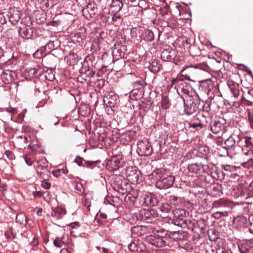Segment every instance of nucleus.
Returning a JSON list of instances; mask_svg holds the SVG:
<instances>
[{"instance_id":"6e6d98bb","label":"nucleus","mask_w":253,"mask_h":253,"mask_svg":"<svg viewBox=\"0 0 253 253\" xmlns=\"http://www.w3.org/2000/svg\"><path fill=\"white\" fill-rule=\"evenodd\" d=\"M170 201H171V202H172V201H176V200H177V197H175V196H171L170 197Z\"/></svg>"},{"instance_id":"a19ab883","label":"nucleus","mask_w":253,"mask_h":253,"mask_svg":"<svg viewBox=\"0 0 253 253\" xmlns=\"http://www.w3.org/2000/svg\"><path fill=\"white\" fill-rule=\"evenodd\" d=\"M41 186L46 189H49L51 186V184L46 181H42L41 184Z\"/></svg>"},{"instance_id":"423d86ee","label":"nucleus","mask_w":253,"mask_h":253,"mask_svg":"<svg viewBox=\"0 0 253 253\" xmlns=\"http://www.w3.org/2000/svg\"><path fill=\"white\" fill-rule=\"evenodd\" d=\"M127 51L126 46L122 44L119 42H116L114 45L112 51V55L115 56L116 59L123 58Z\"/></svg>"},{"instance_id":"5fc2aeb1","label":"nucleus","mask_w":253,"mask_h":253,"mask_svg":"<svg viewBox=\"0 0 253 253\" xmlns=\"http://www.w3.org/2000/svg\"><path fill=\"white\" fill-rule=\"evenodd\" d=\"M42 211V209L40 208V209H38V211H37V215H41Z\"/></svg>"},{"instance_id":"4be33fe9","label":"nucleus","mask_w":253,"mask_h":253,"mask_svg":"<svg viewBox=\"0 0 253 253\" xmlns=\"http://www.w3.org/2000/svg\"><path fill=\"white\" fill-rule=\"evenodd\" d=\"M20 19L19 15V12L18 10H14L13 13H11L9 16V21L12 24H16Z\"/></svg>"},{"instance_id":"37998d69","label":"nucleus","mask_w":253,"mask_h":253,"mask_svg":"<svg viewBox=\"0 0 253 253\" xmlns=\"http://www.w3.org/2000/svg\"><path fill=\"white\" fill-rule=\"evenodd\" d=\"M48 195V192H44L43 193H42L41 191H37L35 193V196H43V197L44 198H45V197H44V195Z\"/></svg>"},{"instance_id":"052dcab7","label":"nucleus","mask_w":253,"mask_h":253,"mask_svg":"<svg viewBox=\"0 0 253 253\" xmlns=\"http://www.w3.org/2000/svg\"><path fill=\"white\" fill-rule=\"evenodd\" d=\"M60 239L61 240V241H62V245H63V244H65V243H66V242H65V240H64V239H65V237H64V236H62V237L61 238H60Z\"/></svg>"},{"instance_id":"0e129e2a","label":"nucleus","mask_w":253,"mask_h":253,"mask_svg":"<svg viewBox=\"0 0 253 253\" xmlns=\"http://www.w3.org/2000/svg\"><path fill=\"white\" fill-rule=\"evenodd\" d=\"M26 112H27L26 109H24V110H23V112L24 113H25Z\"/></svg>"},{"instance_id":"f3484780","label":"nucleus","mask_w":253,"mask_h":253,"mask_svg":"<svg viewBox=\"0 0 253 253\" xmlns=\"http://www.w3.org/2000/svg\"><path fill=\"white\" fill-rule=\"evenodd\" d=\"M224 144L226 148H228V149L232 151H235L236 149L238 148L235 146V141L234 139L231 136L229 137L225 141Z\"/></svg>"},{"instance_id":"58836bf2","label":"nucleus","mask_w":253,"mask_h":253,"mask_svg":"<svg viewBox=\"0 0 253 253\" xmlns=\"http://www.w3.org/2000/svg\"><path fill=\"white\" fill-rule=\"evenodd\" d=\"M168 52L167 51H163L161 54V57L162 59L164 61L166 62H170V60H169L168 55H167Z\"/></svg>"},{"instance_id":"864d4df0","label":"nucleus","mask_w":253,"mask_h":253,"mask_svg":"<svg viewBox=\"0 0 253 253\" xmlns=\"http://www.w3.org/2000/svg\"><path fill=\"white\" fill-rule=\"evenodd\" d=\"M118 18H120V16H117L116 15H114L112 17V20L113 21H116Z\"/></svg>"},{"instance_id":"7c9ffc66","label":"nucleus","mask_w":253,"mask_h":253,"mask_svg":"<svg viewBox=\"0 0 253 253\" xmlns=\"http://www.w3.org/2000/svg\"><path fill=\"white\" fill-rule=\"evenodd\" d=\"M239 66V68L243 70V71H245L247 72V74L251 76H253V73L252 71L248 68V67L247 66L244 65V64H238Z\"/></svg>"},{"instance_id":"c85d7f7f","label":"nucleus","mask_w":253,"mask_h":253,"mask_svg":"<svg viewBox=\"0 0 253 253\" xmlns=\"http://www.w3.org/2000/svg\"><path fill=\"white\" fill-rule=\"evenodd\" d=\"M188 68H197L202 70H204L205 71H207L208 69V67L207 66V64H197L195 66H189L187 67Z\"/></svg>"},{"instance_id":"e433bc0d","label":"nucleus","mask_w":253,"mask_h":253,"mask_svg":"<svg viewBox=\"0 0 253 253\" xmlns=\"http://www.w3.org/2000/svg\"><path fill=\"white\" fill-rule=\"evenodd\" d=\"M196 111L195 107H194L193 108L191 107L189 109H188V107L186 106L185 107L184 112L187 115H190L192 114L193 113L195 112Z\"/></svg>"},{"instance_id":"603ef678","label":"nucleus","mask_w":253,"mask_h":253,"mask_svg":"<svg viewBox=\"0 0 253 253\" xmlns=\"http://www.w3.org/2000/svg\"><path fill=\"white\" fill-rule=\"evenodd\" d=\"M77 225V224L76 222L71 223L68 225V226L71 227L72 228H74L75 227V226Z\"/></svg>"},{"instance_id":"4468645a","label":"nucleus","mask_w":253,"mask_h":253,"mask_svg":"<svg viewBox=\"0 0 253 253\" xmlns=\"http://www.w3.org/2000/svg\"><path fill=\"white\" fill-rule=\"evenodd\" d=\"M150 242L151 244L159 247H163L165 245V242L163 238L159 236H151Z\"/></svg>"},{"instance_id":"4c0bfd02","label":"nucleus","mask_w":253,"mask_h":253,"mask_svg":"<svg viewBox=\"0 0 253 253\" xmlns=\"http://www.w3.org/2000/svg\"><path fill=\"white\" fill-rule=\"evenodd\" d=\"M184 212H185V211L184 210L176 209L175 210L173 211V214L175 218H178L179 217L178 213L180 212V213L181 214H182V213Z\"/></svg>"},{"instance_id":"13d9d810","label":"nucleus","mask_w":253,"mask_h":253,"mask_svg":"<svg viewBox=\"0 0 253 253\" xmlns=\"http://www.w3.org/2000/svg\"><path fill=\"white\" fill-rule=\"evenodd\" d=\"M102 253H109L108 249L103 248H102Z\"/></svg>"},{"instance_id":"cd10ccee","label":"nucleus","mask_w":253,"mask_h":253,"mask_svg":"<svg viewBox=\"0 0 253 253\" xmlns=\"http://www.w3.org/2000/svg\"><path fill=\"white\" fill-rule=\"evenodd\" d=\"M162 64H150L149 68L153 73H157L160 70Z\"/></svg>"},{"instance_id":"ddd939ff","label":"nucleus","mask_w":253,"mask_h":253,"mask_svg":"<svg viewBox=\"0 0 253 253\" xmlns=\"http://www.w3.org/2000/svg\"><path fill=\"white\" fill-rule=\"evenodd\" d=\"M128 249L132 252H141L145 249V247L142 243L138 244L137 242H133L128 245Z\"/></svg>"},{"instance_id":"774afa93","label":"nucleus","mask_w":253,"mask_h":253,"mask_svg":"<svg viewBox=\"0 0 253 253\" xmlns=\"http://www.w3.org/2000/svg\"><path fill=\"white\" fill-rule=\"evenodd\" d=\"M36 168H37V170H39V169L38 168V165H37V166H36Z\"/></svg>"},{"instance_id":"20e7f679","label":"nucleus","mask_w":253,"mask_h":253,"mask_svg":"<svg viewBox=\"0 0 253 253\" xmlns=\"http://www.w3.org/2000/svg\"><path fill=\"white\" fill-rule=\"evenodd\" d=\"M238 145L241 147L242 151H253V139L251 137H243L238 142Z\"/></svg>"},{"instance_id":"a18cd8bd","label":"nucleus","mask_w":253,"mask_h":253,"mask_svg":"<svg viewBox=\"0 0 253 253\" xmlns=\"http://www.w3.org/2000/svg\"><path fill=\"white\" fill-rule=\"evenodd\" d=\"M163 212H169L171 211V209L169 205H166L161 208Z\"/></svg>"},{"instance_id":"dca6fc26","label":"nucleus","mask_w":253,"mask_h":253,"mask_svg":"<svg viewBox=\"0 0 253 253\" xmlns=\"http://www.w3.org/2000/svg\"><path fill=\"white\" fill-rule=\"evenodd\" d=\"M123 6V3L120 0H113L111 4V9L113 12H119Z\"/></svg>"},{"instance_id":"680f3d73","label":"nucleus","mask_w":253,"mask_h":253,"mask_svg":"<svg viewBox=\"0 0 253 253\" xmlns=\"http://www.w3.org/2000/svg\"><path fill=\"white\" fill-rule=\"evenodd\" d=\"M40 52H39V51H37L33 55L34 57H37L38 55H39V54L40 53Z\"/></svg>"},{"instance_id":"39448f33","label":"nucleus","mask_w":253,"mask_h":253,"mask_svg":"<svg viewBox=\"0 0 253 253\" xmlns=\"http://www.w3.org/2000/svg\"><path fill=\"white\" fill-rule=\"evenodd\" d=\"M126 177L131 183L137 182L139 179L140 171L137 168L133 167H128L126 169Z\"/></svg>"},{"instance_id":"9d476101","label":"nucleus","mask_w":253,"mask_h":253,"mask_svg":"<svg viewBox=\"0 0 253 253\" xmlns=\"http://www.w3.org/2000/svg\"><path fill=\"white\" fill-rule=\"evenodd\" d=\"M66 213L65 209L58 207L53 210L51 213V216L54 220L61 219Z\"/></svg>"},{"instance_id":"2f4dec72","label":"nucleus","mask_w":253,"mask_h":253,"mask_svg":"<svg viewBox=\"0 0 253 253\" xmlns=\"http://www.w3.org/2000/svg\"><path fill=\"white\" fill-rule=\"evenodd\" d=\"M227 215L226 212L217 211L213 213L212 216L215 218H219L222 216Z\"/></svg>"},{"instance_id":"c756f323","label":"nucleus","mask_w":253,"mask_h":253,"mask_svg":"<svg viewBox=\"0 0 253 253\" xmlns=\"http://www.w3.org/2000/svg\"><path fill=\"white\" fill-rule=\"evenodd\" d=\"M15 141L16 143L26 144L28 141L27 137L25 136H19L16 137Z\"/></svg>"},{"instance_id":"aec40b11","label":"nucleus","mask_w":253,"mask_h":253,"mask_svg":"<svg viewBox=\"0 0 253 253\" xmlns=\"http://www.w3.org/2000/svg\"><path fill=\"white\" fill-rule=\"evenodd\" d=\"M227 84L234 96L235 97H237L239 95V90L237 87V85L235 84L232 81H228Z\"/></svg>"},{"instance_id":"09e8293b","label":"nucleus","mask_w":253,"mask_h":253,"mask_svg":"<svg viewBox=\"0 0 253 253\" xmlns=\"http://www.w3.org/2000/svg\"><path fill=\"white\" fill-rule=\"evenodd\" d=\"M5 110L7 112L11 113V114H14L16 113V110L14 108H12V107L6 108L5 109Z\"/></svg>"},{"instance_id":"a878e982","label":"nucleus","mask_w":253,"mask_h":253,"mask_svg":"<svg viewBox=\"0 0 253 253\" xmlns=\"http://www.w3.org/2000/svg\"><path fill=\"white\" fill-rule=\"evenodd\" d=\"M16 220L17 222H18L21 224H24L27 222V218L23 213L21 212L17 215Z\"/></svg>"},{"instance_id":"f257e3e1","label":"nucleus","mask_w":253,"mask_h":253,"mask_svg":"<svg viewBox=\"0 0 253 253\" xmlns=\"http://www.w3.org/2000/svg\"><path fill=\"white\" fill-rule=\"evenodd\" d=\"M161 170H158L157 171L152 173L153 176H156L157 180L156 183V186L160 189H167L170 187L174 183V177L172 175H167L161 176Z\"/></svg>"},{"instance_id":"79ce46f5","label":"nucleus","mask_w":253,"mask_h":253,"mask_svg":"<svg viewBox=\"0 0 253 253\" xmlns=\"http://www.w3.org/2000/svg\"><path fill=\"white\" fill-rule=\"evenodd\" d=\"M82 202L85 206L87 207L90 206V201L86 198L85 195L82 198Z\"/></svg>"},{"instance_id":"2eb2a0df","label":"nucleus","mask_w":253,"mask_h":253,"mask_svg":"<svg viewBox=\"0 0 253 253\" xmlns=\"http://www.w3.org/2000/svg\"><path fill=\"white\" fill-rule=\"evenodd\" d=\"M120 157H114L108 162L107 165L112 166V170L117 169L122 166V163L120 160Z\"/></svg>"},{"instance_id":"c03bdc74","label":"nucleus","mask_w":253,"mask_h":253,"mask_svg":"<svg viewBox=\"0 0 253 253\" xmlns=\"http://www.w3.org/2000/svg\"><path fill=\"white\" fill-rule=\"evenodd\" d=\"M6 189L7 185L5 183L1 182V179H0V191H5Z\"/></svg>"},{"instance_id":"49530a36","label":"nucleus","mask_w":253,"mask_h":253,"mask_svg":"<svg viewBox=\"0 0 253 253\" xmlns=\"http://www.w3.org/2000/svg\"><path fill=\"white\" fill-rule=\"evenodd\" d=\"M38 244H39V241H38V239L36 238H34L33 239V241L31 242V245L33 247H37Z\"/></svg>"},{"instance_id":"69168bd1","label":"nucleus","mask_w":253,"mask_h":253,"mask_svg":"<svg viewBox=\"0 0 253 253\" xmlns=\"http://www.w3.org/2000/svg\"><path fill=\"white\" fill-rule=\"evenodd\" d=\"M192 48H191L190 49V54H192Z\"/></svg>"},{"instance_id":"3c124183","label":"nucleus","mask_w":253,"mask_h":253,"mask_svg":"<svg viewBox=\"0 0 253 253\" xmlns=\"http://www.w3.org/2000/svg\"><path fill=\"white\" fill-rule=\"evenodd\" d=\"M75 162L78 165H81L82 163V159L81 157L78 156L77 157L76 160H75Z\"/></svg>"},{"instance_id":"0eeeda50","label":"nucleus","mask_w":253,"mask_h":253,"mask_svg":"<svg viewBox=\"0 0 253 253\" xmlns=\"http://www.w3.org/2000/svg\"><path fill=\"white\" fill-rule=\"evenodd\" d=\"M82 11L83 14L85 16L86 18H87L88 14L90 17H91L92 15L96 14L97 12V8L95 3H89L86 5V7L83 9Z\"/></svg>"},{"instance_id":"de8ad7c7","label":"nucleus","mask_w":253,"mask_h":253,"mask_svg":"<svg viewBox=\"0 0 253 253\" xmlns=\"http://www.w3.org/2000/svg\"><path fill=\"white\" fill-rule=\"evenodd\" d=\"M88 64H82V68L80 69L82 73L86 72L88 70Z\"/></svg>"},{"instance_id":"bb28decb","label":"nucleus","mask_w":253,"mask_h":253,"mask_svg":"<svg viewBox=\"0 0 253 253\" xmlns=\"http://www.w3.org/2000/svg\"><path fill=\"white\" fill-rule=\"evenodd\" d=\"M115 180L116 184L120 187H121L122 188H124V186H125L126 182L125 180L124 181H123V179H124L123 177L121 175H116L115 176Z\"/></svg>"},{"instance_id":"473e14b6","label":"nucleus","mask_w":253,"mask_h":253,"mask_svg":"<svg viewBox=\"0 0 253 253\" xmlns=\"http://www.w3.org/2000/svg\"><path fill=\"white\" fill-rule=\"evenodd\" d=\"M5 236L7 238H14L16 236V235L14 234V233L12 231V229H10L9 230L5 231Z\"/></svg>"},{"instance_id":"393cba45","label":"nucleus","mask_w":253,"mask_h":253,"mask_svg":"<svg viewBox=\"0 0 253 253\" xmlns=\"http://www.w3.org/2000/svg\"><path fill=\"white\" fill-rule=\"evenodd\" d=\"M77 58V54L74 53H70L66 56L67 62H70V63H75L78 62V60Z\"/></svg>"},{"instance_id":"6ab92c4d","label":"nucleus","mask_w":253,"mask_h":253,"mask_svg":"<svg viewBox=\"0 0 253 253\" xmlns=\"http://www.w3.org/2000/svg\"><path fill=\"white\" fill-rule=\"evenodd\" d=\"M152 216V212L151 211L143 209L140 211L139 217L141 220H147L151 218Z\"/></svg>"},{"instance_id":"c9c22d12","label":"nucleus","mask_w":253,"mask_h":253,"mask_svg":"<svg viewBox=\"0 0 253 253\" xmlns=\"http://www.w3.org/2000/svg\"><path fill=\"white\" fill-rule=\"evenodd\" d=\"M85 62H93L95 61V58L93 54L88 55L84 59Z\"/></svg>"},{"instance_id":"7ed1b4c3","label":"nucleus","mask_w":253,"mask_h":253,"mask_svg":"<svg viewBox=\"0 0 253 253\" xmlns=\"http://www.w3.org/2000/svg\"><path fill=\"white\" fill-rule=\"evenodd\" d=\"M137 147V153L139 155L149 156L152 153V148L147 139L139 141Z\"/></svg>"},{"instance_id":"338daca9","label":"nucleus","mask_w":253,"mask_h":253,"mask_svg":"<svg viewBox=\"0 0 253 253\" xmlns=\"http://www.w3.org/2000/svg\"><path fill=\"white\" fill-rule=\"evenodd\" d=\"M215 61H216L217 62H218V63L220 62V61H219V60H215Z\"/></svg>"},{"instance_id":"ea45409f","label":"nucleus","mask_w":253,"mask_h":253,"mask_svg":"<svg viewBox=\"0 0 253 253\" xmlns=\"http://www.w3.org/2000/svg\"><path fill=\"white\" fill-rule=\"evenodd\" d=\"M204 126V125L202 123H192L190 124V127H193V128H196V127H199L200 128H203Z\"/></svg>"},{"instance_id":"f03ea898","label":"nucleus","mask_w":253,"mask_h":253,"mask_svg":"<svg viewBox=\"0 0 253 253\" xmlns=\"http://www.w3.org/2000/svg\"><path fill=\"white\" fill-rule=\"evenodd\" d=\"M240 161L242 165L246 168L253 166V151H242L240 156Z\"/></svg>"},{"instance_id":"6e6552de","label":"nucleus","mask_w":253,"mask_h":253,"mask_svg":"<svg viewBox=\"0 0 253 253\" xmlns=\"http://www.w3.org/2000/svg\"><path fill=\"white\" fill-rule=\"evenodd\" d=\"M241 253H253V242L250 240H246L239 246Z\"/></svg>"},{"instance_id":"4d7b16f0","label":"nucleus","mask_w":253,"mask_h":253,"mask_svg":"<svg viewBox=\"0 0 253 253\" xmlns=\"http://www.w3.org/2000/svg\"><path fill=\"white\" fill-rule=\"evenodd\" d=\"M216 253H227V252L224 251L221 249H218L216 251Z\"/></svg>"},{"instance_id":"e2e57ef3","label":"nucleus","mask_w":253,"mask_h":253,"mask_svg":"<svg viewBox=\"0 0 253 253\" xmlns=\"http://www.w3.org/2000/svg\"><path fill=\"white\" fill-rule=\"evenodd\" d=\"M209 81H211V80L210 79L205 80L201 81L200 82L203 83L209 82Z\"/></svg>"},{"instance_id":"8fccbe9b","label":"nucleus","mask_w":253,"mask_h":253,"mask_svg":"<svg viewBox=\"0 0 253 253\" xmlns=\"http://www.w3.org/2000/svg\"><path fill=\"white\" fill-rule=\"evenodd\" d=\"M0 23L1 24H4L6 23V20L2 14H0Z\"/></svg>"},{"instance_id":"5701e85b","label":"nucleus","mask_w":253,"mask_h":253,"mask_svg":"<svg viewBox=\"0 0 253 253\" xmlns=\"http://www.w3.org/2000/svg\"><path fill=\"white\" fill-rule=\"evenodd\" d=\"M142 37L144 40L151 42L154 40V35L152 31L145 30L142 34Z\"/></svg>"},{"instance_id":"412c9836","label":"nucleus","mask_w":253,"mask_h":253,"mask_svg":"<svg viewBox=\"0 0 253 253\" xmlns=\"http://www.w3.org/2000/svg\"><path fill=\"white\" fill-rule=\"evenodd\" d=\"M24 159L27 165L31 166L36 160L35 155L33 153H29L24 156Z\"/></svg>"},{"instance_id":"72a5a7b5","label":"nucleus","mask_w":253,"mask_h":253,"mask_svg":"<svg viewBox=\"0 0 253 253\" xmlns=\"http://www.w3.org/2000/svg\"><path fill=\"white\" fill-rule=\"evenodd\" d=\"M249 220L250 222L249 230L251 233L253 234V215L249 216Z\"/></svg>"},{"instance_id":"f704fd0d","label":"nucleus","mask_w":253,"mask_h":253,"mask_svg":"<svg viewBox=\"0 0 253 253\" xmlns=\"http://www.w3.org/2000/svg\"><path fill=\"white\" fill-rule=\"evenodd\" d=\"M54 245L58 248H61L63 246L62 242L60 238H56L53 242Z\"/></svg>"},{"instance_id":"1a4fd4ad","label":"nucleus","mask_w":253,"mask_h":253,"mask_svg":"<svg viewBox=\"0 0 253 253\" xmlns=\"http://www.w3.org/2000/svg\"><path fill=\"white\" fill-rule=\"evenodd\" d=\"M19 35L25 39H29L31 38L33 35V31L31 28H28L24 25L20 27L18 30Z\"/></svg>"},{"instance_id":"bf43d9fd","label":"nucleus","mask_w":253,"mask_h":253,"mask_svg":"<svg viewBox=\"0 0 253 253\" xmlns=\"http://www.w3.org/2000/svg\"><path fill=\"white\" fill-rule=\"evenodd\" d=\"M12 154V153L9 151H7L6 152V155H7V156L8 157H10V155Z\"/></svg>"},{"instance_id":"a211bd4d","label":"nucleus","mask_w":253,"mask_h":253,"mask_svg":"<svg viewBox=\"0 0 253 253\" xmlns=\"http://www.w3.org/2000/svg\"><path fill=\"white\" fill-rule=\"evenodd\" d=\"M203 169V166L197 163L192 164L188 166V169L190 172L197 173Z\"/></svg>"},{"instance_id":"f8f14e48","label":"nucleus","mask_w":253,"mask_h":253,"mask_svg":"<svg viewBox=\"0 0 253 253\" xmlns=\"http://www.w3.org/2000/svg\"><path fill=\"white\" fill-rule=\"evenodd\" d=\"M149 231L147 227L144 226H136L131 228V232L133 234L137 236H143Z\"/></svg>"},{"instance_id":"9b49d317","label":"nucleus","mask_w":253,"mask_h":253,"mask_svg":"<svg viewBox=\"0 0 253 253\" xmlns=\"http://www.w3.org/2000/svg\"><path fill=\"white\" fill-rule=\"evenodd\" d=\"M143 200L142 205L144 206H154L157 203V200L156 197L151 193L144 195L143 197Z\"/></svg>"},{"instance_id":"b1692460","label":"nucleus","mask_w":253,"mask_h":253,"mask_svg":"<svg viewBox=\"0 0 253 253\" xmlns=\"http://www.w3.org/2000/svg\"><path fill=\"white\" fill-rule=\"evenodd\" d=\"M211 131L217 134L219 132L221 129V124L219 122L214 121L211 125Z\"/></svg>"}]
</instances>
